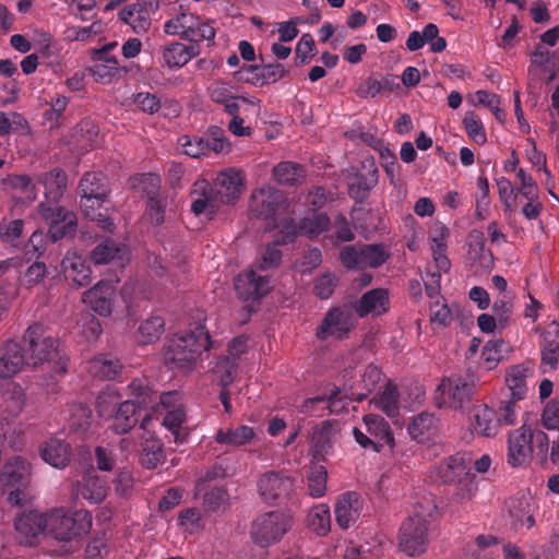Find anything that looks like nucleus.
Masks as SVG:
<instances>
[{
  "label": "nucleus",
  "mask_w": 559,
  "mask_h": 559,
  "mask_svg": "<svg viewBox=\"0 0 559 559\" xmlns=\"http://www.w3.org/2000/svg\"><path fill=\"white\" fill-rule=\"evenodd\" d=\"M255 437L254 429L247 425L217 430L215 441L222 445L239 448L250 443Z\"/></svg>",
  "instance_id": "obj_38"
},
{
  "label": "nucleus",
  "mask_w": 559,
  "mask_h": 559,
  "mask_svg": "<svg viewBox=\"0 0 559 559\" xmlns=\"http://www.w3.org/2000/svg\"><path fill=\"white\" fill-rule=\"evenodd\" d=\"M199 53L197 44L171 43L164 48L163 59L169 68H181Z\"/></svg>",
  "instance_id": "obj_34"
},
{
  "label": "nucleus",
  "mask_w": 559,
  "mask_h": 559,
  "mask_svg": "<svg viewBox=\"0 0 559 559\" xmlns=\"http://www.w3.org/2000/svg\"><path fill=\"white\" fill-rule=\"evenodd\" d=\"M273 177L280 185L295 186L304 177V168L293 162H281L273 168Z\"/></svg>",
  "instance_id": "obj_50"
},
{
  "label": "nucleus",
  "mask_w": 559,
  "mask_h": 559,
  "mask_svg": "<svg viewBox=\"0 0 559 559\" xmlns=\"http://www.w3.org/2000/svg\"><path fill=\"white\" fill-rule=\"evenodd\" d=\"M122 365L118 359L98 356L88 364V372L94 378L115 380L121 373Z\"/></svg>",
  "instance_id": "obj_45"
},
{
  "label": "nucleus",
  "mask_w": 559,
  "mask_h": 559,
  "mask_svg": "<svg viewBox=\"0 0 559 559\" xmlns=\"http://www.w3.org/2000/svg\"><path fill=\"white\" fill-rule=\"evenodd\" d=\"M531 362L515 365L509 368L506 374V382L511 391V396L521 401L527 393L526 379L533 374Z\"/></svg>",
  "instance_id": "obj_33"
},
{
  "label": "nucleus",
  "mask_w": 559,
  "mask_h": 559,
  "mask_svg": "<svg viewBox=\"0 0 559 559\" xmlns=\"http://www.w3.org/2000/svg\"><path fill=\"white\" fill-rule=\"evenodd\" d=\"M121 251L119 245L106 238L100 241L91 252V259L95 264H107L115 260Z\"/></svg>",
  "instance_id": "obj_57"
},
{
  "label": "nucleus",
  "mask_w": 559,
  "mask_h": 559,
  "mask_svg": "<svg viewBox=\"0 0 559 559\" xmlns=\"http://www.w3.org/2000/svg\"><path fill=\"white\" fill-rule=\"evenodd\" d=\"M293 526V516L286 511H270L259 515L251 526V537L260 547L278 543Z\"/></svg>",
  "instance_id": "obj_10"
},
{
  "label": "nucleus",
  "mask_w": 559,
  "mask_h": 559,
  "mask_svg": "<svg viewBox=\"0 0 559 559\" xmlns=\"http://www.w3.org/2000/svg\"><path fill=\"white\" fill-rule=\"evenodd\" d=\"M47 535L57 540L70 542L90 533L92 515L87 510L73 512L55 509L47 513Z\"/></svg>",
  "instance_id": "obj_8"
},
{
  "label": "nucleus",
  "mask_w": 559,
  "mask_h": 559,
  "mask_svg": "<svg viewBox=\"0 0 559 559\" xmlns=\"http://www.w3.org/2000/svg\"><path fill=\"white\" fill-rule=\"evenodd\" d=\"M116 296V287L109 281H100L91 289L82 295L84 304L103 317H108L112 312L114 300Z\"/></svg>",
  "instance_id": "obj_23"
},
{
  "label": "nucleus",
  "mask_w": 559,
  "mask_h": 559,
  "mask_svg": "<svg viewBox=\"0 0 559 559\" xmlns=\"http://www.w3.org/2000/svg\"><path fill=\"white\" fill-rule=\"evenodd\" d=\"M68 424L69 428L78 433L87 431L92 424V411L83 403H73L68 408Z\"/></svg>",
  "instance_id": "obj_49"
},
{
  "label": "nucleus",
  "mask_w": 559,
  "mask_h": 559,
  "mask_svg": "<svg viewBox=\"0 0 559 559\" xmlns=\"http://www.w3.org/2000/svg\"><path fill=\"white\" fill-rule=\"evenodd\" d=\"M326 469L321 466H314L311 468L307 477L309 495L313 498H320L325 495L326 491Z\"/></svg>",
  "instance_id": "obj_61"
},
{
  "label": "nucleus",
  "mask_w": 559,
  "mask_h": 559,
  "mask_svg": "<svg viewBox=\"0 0 559 559\" xmlns=\"http://www.w3.org/2000/svg\"><path fill=\"white\" fill-rule=\"evenodd\" d=\"M239 80L257 87L275 83L288 74L281 63L242 66L237 72Z\"/></svg>",
  "instance_id": "obj_21"
},
{
  "label": "nucleus",
  "mask_w": 559,
  "mask_h": 559,
  "mask_svg": "<svg viewBox=\"0 0 559 559\" xmlns=\"http://www.w3.org/2000/svg\"><path fill=\"white\" fill-rule=\"evenodd\" d=\"M87 70L96 82L103 84H109L112 80L119 78L122 71L124 73L127 72L126 69L119 67L118 61H111L109 63L93 62Z\"/></svg>",
  "instance_id": "obj_54"
},
{
  "label": "nucleus",
  "mask_w": 559,
  "mask_h": 559,
  "mask_svg": "<svg viewBox=\"0 0 559 559\" xmlns=\"http://www.w3.org/2000/svg\"><path fill=\"white\" fill-rule=\"evenodd\" d=\"M62 267L66 277L78 287L87 286L91 283L90 265L81 257H66L62 260Z\"/></svg>",
  "instance_id": "obj_40"
},
{
  "label": "nucleus",
  "mask_w": 559,
  "mask_h": 559,
  "mask_svg": "<svg viewBox=\"0 0 559 559\" xmlns=\"http://www.w3.org/2000/svg\"><path fill=\"white\" fill-rule=\"evenodd\" d=\"M17 340L28 360L29 369L37 370L48 366L57 376L67 373L69 357L62 348L60 340L53 336L44 324L28 325Z\"/></svg>",
  "instance_id": "obj_2"
},
{
  "label": "nucleus",
  "mask_w": 559,
  "mask_h": 559,
  "mask_svg": "<svg viewBox=\"0 0 559 559\" xmlns=\"http://www.w3.org/2000/svg\"><path fill=\"white\" fill-rule=\"evenodd\" d=\"M379 170L373 160H365L361 170H357L348 177L347 191L356 203L365 202L370 191L377 186Z\"/></svg>",
  "instance_id": "obj_18"
},
{
  "label": "nucleus",
  "mask_w": 559,
  "mask_h": 559,
  "mask_svg": "<svg viewBox=\"0 0 559 559\" xmlns=\"http://www.w3.org/2000/svg\"><path fill=\"white\" fill-rule=\"evenodd\" d=\"M212 347L209 331L199 322L194 330L176 333L164 346V360L170 368L191 370L203 350Z\"/></svg>",
  "instance_id": "obj_4"
},
{
  "label": "nucleus",
  "mask_w": 559,
  "mask_h": 559,
  "mask_svg": "<svg viewBox=\"0 0 559 559\" xmlns=\"http://www.w3.org/2000/svg\"><path fill=\"white\" fill-rule=\"evenodd\" d=\"M165 331V320L160 316H152L143 321L139 326L140 342L150 344L160 337Z\"/></svg>",
  "instance_id": "obj_53"
},
{
  "label": "nucleus",
  "mask_w": 559,
  "mask_h": 559,
  "mask_svg": "<svg viewBox=\"0 0 559 559\" xmlns=\"http://www.w3.org/2000/svg\"><path fill=\"white\" fill-rule=\"evenodd\" d=\"M207 92L211 100L223 105L226 114H235L236 110H240L238 95L235 94L231 84L216 81L209 86Z\"/></svg>",
  "instance_id": "obj_36"
},
{
  "label": "nucleus",
  "mask_w": 559,
  "mask_h": 559,
  "mask_svg": "<svg viewBox=\"0 0 559 559\" xmlns=\"http://www.w3.org/2000/svg\"><path fill=\"white\" fill-rule=\"evenodd\" d=\"M47 514L37 510L24 511L16 515L14 527L19 542L26 546H34L41 535L47 534Z\"/></svg>",
  "instance_id": "obj_16"
},
{
  "label": "nucleus",
  "mask_w": 559,
  "mask_h": 559,
  "mask_svg": "<svg viewBox=\"0 0 559 559\" xmlns=\"http://www.w3.org/2000/svg\"><path fill=\"white\" fill-rule=\"evenodd\" d=\"M130 399L119 404L115 415L111 417V429L117 435H126L140 421L143 430L148 428L152 414L148 407L153 408L156 401V392L151 388L145 378L133 379L127 386Z\"/></svg>",
  "instance_id": "obj_3"
},
{
  "label": "nucleus",
  "mask_w": 559,
  "mask_h": 559,
  "mask_svg": "<svg viewBox=\"0 0 559 559\" xmlns=\"http://www.w3.org/2000/svg\"><path fill=\"white\" fill-rule=\"evenodd\" d=\"M2 185L5 189L21 192L32 202L37 199L36 183L28 175H8L2 179Z\"/></svg>",
  "instance_id": "obj_51"
},
{
  "label": "nucleus",
  "mask_w": 559,
  "mask_h": 559,
  "mask_svg": "<svg viewBox=\"0 0 559 559\" xmlns=\"http://www.w3.org/2000/svg\"><path fill=\"white\" fill-rule=\"evenodd\" d=\"M353 325L350 310L333 307L324 314L323 320L316 330V336L320 341H326L330 337L344 340L347 337Z\"/></svg>",
  "instance_id": "obj_14"
},
{
  "label": "nucleus",
  "mask_w": 559,
  "mask_h": 559,
  "mask_svg": "<svg viewBox=\"0 0 559 559\" xmlns=\"http://www.w3.org/2000/svg\"><path fill=\"white\" fill-rule=\"evenodd\" d=\"M140 182L147 195L146 214L151 224L159 226L165 221L167 200L158 194L160 178L154 174H142Z\"/></svg>",
  "instance_id": "obj_19"
},
{
  "label": "nucleus",
  "mask_w": 559,
  "mask_h": 559,
  "mask_svg": "<svg viewBox=\"0 0 559 559\" xmlns=\"http://www.w3.org/2000/svg\"><path fill=\"white\" fill-rule=\"evenodd\" d=\"M107 198L108 197L81 195L80 206L83 215L87 219L97 222L102 229L111 231L115 225L112 219L108 216L107 207H104Z\"/></svg>",
  "instance_id": "obj_28"
},
{
  "label": "nucleus",
  "mask_w": 559,
  "mask_h": 559,
  "mask_svg": "<svg viewBox=\"0 0 559 559\" xmlns=\"http://www.w3.org/2000/svg\"><path fill=\"white\" fill-rule=\"evenodd\" d=\"M81 195L108 197L109 188L102 173H86L79 183Z\"/></svg>",
  "instance_id": "obj_48"
},
{
  "label": "nucleus",
  "mask_w": 559,
  "mask_h": 559,
  "mask_svg": "<svg viewBox=\"0 0 559 559\" xmlns=\"http://www.w3.org/2000/svg\"><path fill=\"white\" fill-rule=\"evenodd\" d=\"M337 281H338L337 277L332 272H325V273L319 275L314 280V284H313L314 295L321 299L330 298L337 285Z\"/></svg>",
  "instance_id": "obj_64"
},
{
  "label": "nucleus",
  "mask_w": 559,
  "mask_h": 559,
  "mask_svg": "<svg viewBox=\"0 0 559 559\" xmlns=\"http://www.w3.org/2000/svg\"><path fill=\"white\" fill-rule=\"evenodd\" d=\"M355 231L349 219L342 213H337L331 218L329 231L324 238L334 247L344 242H352L355 240Z\"/></svg>",
  "instance_id": "obj_39"
},
{
  "label": "nucleus",
  "mask_w": 559,
  "mask_h": 559,
  "mask_svg": "<svg viewBox=\"0 0 559 559\" xmlns=\"http://www.w3.org/2000/svg\"><path fill=\"white\" fill-rule=\"evenodd\" d=\"M540 347V370L543 373L554 371L559 364V329L555 332H546L539 343Z\"/></svg>",
  "instance_id": "obj_32"
},
{
  "label": "nucleus",
  "mask_w": 559,
  "mask_h": 559,
  "mask_svg": "<svg viewBox=\"0 0 559 559\" xmlns=\"http://www.w3.org/2000/svg\"><path fill=\"white\" fill-rule=\"evenodd\" d=\"M179 143L183 153L194 158L209 155L211 152L228 153L231 147L224 130L217 126L210 127L205 136L183 135L179 139Z\"/></svg>",
  "instance_id": "obj_12"
},
{
  "label": "nucleus",
  "mask_w": 559,
  "mask_h": 559,
  "mask_svg": "<svg viewBox=\"0 0 559 559\" xmlns=\"http://www.w3.org/2000/svg\"><path fill=\"white\" fill-rule=\"evenodd\" d=\"M238 362L229 357H221L217 359L214 373L218 377V382L223 388H227L233 383L237 373Z\"/></svg>",
  "instance_id": "obj_60"
},
{
  "label": "nucleus",
  "mask_w": 559,
  "mask_h": 559,
  "mask_svg": "<svg viewBox=\"0 0 559 559\" xmlns=\"http://www.w3.org/2000/svg\"><path fill=\"white\" fill-rule=\"evenodd\" d=\"M473 427L477 435L495 437L499 431L497 412L486 404L475 405L473 409Z\"/></svg>",
  "instance_id": "obj_31"
},
{
  "label": "nucleus",
  "mask_w": 559,
  "mask_h": 559,
  "mask_svg": "<svg viewBox=\"0 0 559 559\" xmlns=\"http://www.w3.org/2000/svg\"><path fill=\"white\" fill-rule=\"evenodd\" d=\"M472 459L466 453H455L444 459L437 468L445 484H456L453 498L457 502L471 500L477 492L476 476L471 472Z\"/></svg>",
  "instance_id": "obj_6"
},
{
  "label": "nucleus",
  "mask_w": 559,
  "mask_h": 559,
  "mask_svg": "<svg viewBox=\"0 0 559 559\" xmlns=\"http://www.w3.org/2000/svg\"><path fill=\"white\" fill-rule=\"evenodd\" d=\"M243 178L239 170L227 169L221 171L214 181V192L223 204H233L241 195Z\"/></svg>",
  "instance_id": "obj_24"
},
{
  "label": "nucleus",
  "mask_w": 559,
  "mask_h": 559,
  "mask_svg": "<svg viewBox=\"0 0 559 559\" xmlns=\"http://www.w3.org/2000/svg\"><path fill=\"white\" fill-rule=\"evenodd\" d=\"M70 454V445L58 438L47 440L40 450L43 460L57 468H62L69 464Z\"/></svg>",
  "instance_id": "obj_35"
},
{
  "label": "nucleus",
  "mask_w": 559,
  "mask_h": 559,
  "mask_svg": "<svg viewBox=\"0 0 559 559\" xmlns=\"http://www.w3.org/2000/svg\"><path fill=\"white\" fill-rule=\"evenodd\" d=\"M29 464L21 456H14L4 464L0 479L4 486L21 488L28 481Z\"/></svg>",
  "instance_id": "obj_30"
},
{
  "label": "nucleus",
  "mask_w": 559,
  "mask_h": 559,
  "mask_svg": "<svg viewBox=\"0 0 559 559\" xmlns=\"http://www.w3.org/2000/svg\"><path fill=\"white\" fill-rule=\"evenodd\" d=\"M235 289L237 295L246 301L258 300L270 290V280L250 270L236 277Z\"/></svg>",
  "instance_id": "obj_26"
},
{
  "label": "nucleus",
  "mask_w": 559,
  "mask_h": 559,
  "mask_svg": "<svg viewBox=\"0 0 559 559\" xmlns=\"http://www.w3.org/2000/svg\"><path fill=\"white\" fill-rule=\"evenodd\" d=\"M165 461L163 442L154 437L144 439L141 444L140 463L143 467L153 469Z\"/></svg>",
  "instance_id": "obj_43"
},
{
  "label": "nucleus",
  "mask_w": 559,
  "mask_h": 559,
  "mask_svg": "<svg viewBox=\"0 0 559 559\" xmlns=\"http://www.w3.org/2000/svg\"><path fill=\"white\" fill-rule=\"evenodd\" d=\"M371 403L390 418L399 416L400 392L397 386L388 381L384 388L372 397Z\"/></svg>",
  "instance_id": "obj_37"
},
{
  "label": "nucleus",
  "mask_w": 559,
  "mask_h": 559,
  "mask_svg": "<svg viewBox=\"0 0 559 559\" xmlns=\"http://www.w3.org/2000/svg\"><path fill=\"white\" fill-rule=\"evenodd\" d=\"M331 515L326 506L314 507L308 514V525L318 535H325L330 530Z\"/></svg>",
  "instance_id": "obj_58"
},
{
  "label": "nucleus",
  "mask_w": 559,
  "mask_h": 559,
  "mask_svg": "<svg viewBox=\"0 0 559 559\" xmlns=\"http://www.w3.org/2000/svg\"><path fill=\"white\" fill-rule=\"evenodd\" d=\"M361 270L366 267L377 269L384 264L390 257L382 243L361 246Z\"/></svg>",
  "instance_id": "obj_52"
},
{
  "label": "nucleus",
  "mask_w": 559,
  "mask_h": 559,
  "mask_svg": "<svg viewBox=\"0 0 559 559\" xmlns=\"http://www.w3.org/2000/svg\"><path fill=\"white\" fill-rule=\"evenodd\" d=\"M164 32L167 35L179 36L181 39L198 46L201 41L213 40L216 34L212 25L188 11H181L166 21Z\"/></svg>",
  "instance_id": "obj_11"
},
{
  "label": "nucleus",
  "mask_w": 559,
  "mask_h": 559,
  "mask_svg": "<svg viewBox=\"0 0 559 559\" xmlns=\"http://www.w3.org/2000/svg\"><path fill=\"white\" fill-rule=\"evenodd\" d=\"M331 225V218L325 213H314L299 219V229L301 235L309 239H317L321 235H325Z\"/></svg>",
  "instance_id": "obj_46"
},
{
  "label": "nucleus",
  "mask_w": 559,
  "mask_h": 559,
  "mask_svg": "<svg viewBox=\"0 0 559 559\" xmlns=\"http://www.w3.org/2000/svg\"><path fill=\"white\" fill-rule=\"evenodd\" d=\"M436 417L429 413H420L408 424V433L417 442H425L429 440L430 436L436 430Z\"/></svg>",
  "instance_id": "obj_47"
},
{
  "label": "nucleus",
  "mask_w": 559,
  "mask_h": 559,
  "mask_svg": "<svg viewBox=\"0 0 559 559\" xmlns=\"http://www.w3.org/2000/svg\"><path fill=\"white\" fill-rule=\"evenodd\" d=\"M450 236L449 228L439 223L436 224L429 234L430 248L433 260L440 271L447 272L450 269V260L447 257V239Z\"/></svg>",
  "instance_id": "obj_29"
},
{
  "label": "nucleus",
  "mask_w": 559,
  "mask_h": 559,
  "mask_svg": "<svg viewBox=\"0 0 559 559\" xmlns=\"http://www.w3.org/2000/svg\"><path fill=\"white\" fill-rule=\"evenodd\" d=\"M158 9V0H135L119 10L118 19L129 25L135 34L143 35L150 31L153 15Z\"/></svg>",
  "instance_id": "obj_13"
},
{
  "label": "nucleus",
  "mask_w": 559,
  "mask_h": 559,
  "mask_svg": "<svg viewBox=\"0 0 559 559\" xmlns=\"http://www.w3.org/2000/svg\"><path fill=\"white\" fill-rule=\"evenodd\" d=\"M36 183L44 187L45 201L37 205V213L49 225L48 237L52 242L73 237L76 231V215L59 205L68 187L67 173L59 168L44 171L36 177Z\"/></svg>",
  "instance_id": "obj_1"
},
{
  "label": "nucleus",
  "mask_w": 559,
  "mask_h": 559,
  "mask_svg": "<svg viewBox=\"0 0 559 559\" xmlns=\"http://www.w3.org/2000/svg\"><path fill=\"white\" fill-rule=\"evenodd\" d=\"M390 309V294L385 288H372L361 295L355 304V311L359 318L367 316L380 317Z\"/></svg>",
  "instance_id": "obj_25"
},
{
  "label": "nucleus",
  "mask_w": 559,
  "mask_h": 559,
  "mask_svg": "<svg viewBox=\"0 0 559 559\" xmlns=\"http://www.w3.org/2000/svg\"><path fill=\"white\" fill-rule=\"evenodd\" d=\"M361 510L362 500L359 493L347 491L341 495L334 509L336 523L344 530L350 527L359 519Z\"/></svg>",
  "instance_id": "obj_27"
},
{
  "label": "nucleus",
  "mask_w": 559,
  "mask_h": 559,
  "mask_svg": "<svg viewBox=\"0 0 559 559\" xmlns=\"http://www.w3.org/2000/svg\"><path fill=\"white\" fill-rule=\"evenodd\" d=\"M463 126L467 135L476 144L484 145L487 142V134L483 121L474 111H467L465 114Z\"/></svg>",
  "instance_id": "obj_59"
},
{
  "label": "nucleus",
  "mask_w": 559,
  "mask_h": 559,
  "mask_svg": "<svg viewBox=\"0 0 559 559\" xmlns=\"http://www.w3.org/2000/svg\"><path fill=\"white\" fill-rule=\"evenodd\" d=\"M435 511L436 506L429 502L426 511L421 507H416L414 514L403 521L400 527L399 546L406 555L419 556L427 550Z\"/></svg>",
  "instance_id": "obj_5"
},
{
  "label": "nucleus",
  "mask_w": 559,
  "mask_h": 559,
  "mask_svg": "<svg viewBox=\"0 0 559 559\" xmlns=\"http://www.w3.org/2000/svg\"><path fill=\"white\" fill-rule=\"evenodd\" d=\"M362 420L366 427V432L381 443L382 447L384 444L391 445L394 443V437L390 425L382 416L368 414L364 416Z\"/></svg>",
  "instance_id": "obj_44"
},
{
  "label": "nucleus",
  "mask_w": 559,
  "mask_h": 559,
  "mask_svg": "<svg viewBox=\"0 0 559 559\" xmlns=\"http://www.w3.org/2000/svg\"><path fill=\"white\" fill-rule=\"evenodd\" d=\"M185 420L186 413L183 407H175V409L167 411L163 418V425L174 435L176 442H183L185 438L181 437L180 429Z\"/></svg>",
  "instance_id": "obj_63"
},
{
  "label": "nucleus",
  "mask_w": 559,
  "mask_h": 559,
  "mask_svg": "<svg viewBox=\"0 0 559 559\" xmlns=\"http://www.w3.org/2000/svg\"><path fill=\"white\" fill-rule=\"evenodd\" d=\"M120 401V395L114 390L102 391L96 399V411L102 418L109 419L117 412Z\"/></svg>",
  "instance_id": "obj_56"
},
{
  "label": "nucleus",
  "mask_w": 559,
  "mask_h": 559,
  "mask_svg": "<svg viewBox=\"0 0 559 559\" xmlns=\"http://www.w3.org/2000/svg\"><path fill=\"white\" fill-rule=\"evenodd\" d=\"M294 488L295 479L282 472H266L258 480V491L266 502L288 498Z\"/></svg>",
  "instance_id": "obj_17"
},
{
  "label": "nucleus",
  "mask_w": 559,
  "mask_h": 559,
  "mask_svg": "<svg viewBox=\"0 0 559 559\" xmlns=\"http://www.w3.org/2000/svg\"><path fill=\"white\" fill-rule=\"evenodd\" d=\"M190 210L195 216L204 215L213 219L219 206V201L211 183L205 179L197 180L190 192Z\"/></svg>",
  "instance_id": "obj_20"
},
{
  "label": "nucleus",
  "mask_w": 559,
  "mask_h": 559,
  "mask_svg": "<svg viewBox=\"0 0 559 559\" xmlns=\"http://www.w3.org/2000/svg\"><path fill=\"white\" fill-rule=\"evenodd\" d=\"M332 427L328 423H323L318 427L312 436V451L314 456L324 457L332 449Z\"/></svg>",
  "instance_id": "obj_55"
},
{
  "label": "nucleus",
  "mask_w": 559,
  "mask_h": 559,
  "mask_svg": "<svg viewBox=\"0 0 559 559\" xmlns=\"http://www.w3.org/2000/svg\"><path fill=\"white\" fill-rule=\"evenodd\" d=\"M0 399L4 403V412L9 416H17L25 405V392L21 384L9 381L0 390Z\"/></svg>",
  "instance_id": "obj_41"
},
{
  "label": "nucleus",
  "mask_w": 559,
  "mask_h": 559,
  "mask_svg": "<svg viewBox=\"0 0 559 559\" xmlns=\"http://www.w3.org/2000/svg\"><path fill=\"white\" fill-rule=\"evenodd\" d=\"M483 382L469 368L466 374H453L443 378L435 391V401L439 408L450 407L453 409H462L472 400L476 389Z\"/></svg>",
  "instance_id": "obj_7"
},
{
  "label": "nucleus",
  "mask_w": 559,
  "mask_h": 559,
  "mask_svg": "<svg viewBox=\"0 0 559 559\" xmlns=\"http://www.w3.org/2000/svg\"><path fill=\"white\" fill-rule=\"evenodd\" d=\"M289 201L285 193L274 187L265 186L251 194L250 211L252 214L275 226L277 219L288 213Z\"/></svg>",
  "instance_id": "obj_9"
},
{
  "label": "nucleus",
  "mask_w": 559,
  "mask_h": 559,
  "mask_svg": "<svg viewBox=\"0 0 559 559\" xmlns=\"http://www.w3.org/2000/svg\"><path fill=\"white\" fill-rule=\"evenodd\" d=\"M29 369L28 360L17 338H10L0 345V379L11 380Z\"/></svg>",
  "instance_id": "obj_15"
},
{
  "label": "nucleus",
  "mask_w": 559,
  "mask_h": 559,
  "mask_svg": "<svg viewBox=\"0 0 559 559\" xmlns=\"http://www.w3.org/2000/svg\"><path fill=\"white\" fill-rule=\"evenodd\" d=\"M533 436L530 435V428L522 426L513 430L508 439L507 462L512 467L526 464L533 452Z\"/></svg>",
  "instance_id": "obj_22"
},
{
  "label": "nucleus",
  "mask_w": 559,
  "mask_h": 559,
  "mask_svg": "<svg viewBox=\"0 0 559 559\" xmlns=\"http://www.w3.org/2000/svg\"><path fill=\"white\" fill-rule=\"evenodd\" d=\"M78 493L91 503H99L107 496V484L93 473H87L79 484Z\"/></svg>",
  "instance_id": "obj_42"
},
{
  "label": "nucleus",
  "mask_w": 559,
  "mask_h": 559,
  "mask_svg": "<svg viewBox=\"0 0 559 559\" xmlns=\"http://www.w3.org/2000/svg\"><path fill=\"white\" fill-rule=\"evenodd\" d=\"M325 403L326 407L332 414H338L345 408V402L342 396V392L338 388L334 386L328 395L316 396L308 399L305 402V406Z\"/></svg>",
  "instance_id": "obj_62"
}]
</instances>
